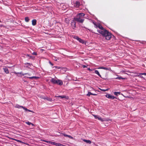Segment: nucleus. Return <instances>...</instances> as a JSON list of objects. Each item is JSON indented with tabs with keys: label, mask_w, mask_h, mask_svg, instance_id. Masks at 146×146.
Wrapping results in <instances>:
<instances>
[{
	"label": "nucleus",
	"mask_w": 146,
	"mask_h": 146,
	"mask_svg": "<svg viewBox=\"0 0 146 146\" xmlns=\"http://www.w3.org/2000/svg\"><path fill=\"white\" fill-rule=\"evenodd\" d=\"M97 31L99 33L102 35V36L105 37L106 39L108 40H110L111 37L112 35L107 30H104L103 31H100L98 30Z\"/></svg>",
	"instance_id": "nucleus-1"
},
{
	"label": "nucleus",
	"mask_w": 146,
	"mask_h": 146,
	"mask_svg": "<svg viewBox=\"0 0 146 146\" xmlns=\"http://www.w3.org/2000/svg\"><path fill=\"white\" fill-rule=\"evenodd\" d=\"M85 14L83 13H79L77 14V17L74 18V19L79 23H82L83 22L84 19L82 18L84 16Z\"/></svg>",
	"instance_id": "nucleus-2"
},
{
	"label": "nucleus",
	"mask_w": 146,
	"mask_h": 146,
	"mask_svg": "<svg viewBox=\"0 0 146 146\" xmlns=\"http://www.w3.org/2000/svg\"><path fill=\"white\" fill-rule=\"evenodd\" d=\"M74 38H75L78 40L82 44H86L85 41H84L82 39L78 37L77 36H75Z\"/></svg>",
	"instance_id": "nucleus-3"
},
{
	"label": "nucleus",
	"mask_w": 146,
	"mask_h": 146,
	"mask_svg": "<svg viewBox=\"0 0 146 146\" xmlns=\"http://www.w3.org/2000/svg\"><path fill=\"white\" fill-rule=\"evenodd\" d=\"M106 96L107 98H108L111 99H113L114 98L116 99V98L115 97H114L113 96L109 94H107L106 95Z\"/></svg>",
	"instance_id": "nucleus-4"
},
{
	"label": "nucleus",
	"mask_w": 146,
	"mask_h": 146,
	"mask_svg": "<svg viewBox=\"0 0 146 146\" xmlns=\"http://www.w3.org/2000/svg\"><path fill=\"white\" fill-rule=\"evenodd\" d=\"M93 115L94 116L95 119H98L99 120L102 121H104L103 119H102L101 117H100L99 116L97 115Z\"/></svg>",
	"instance_id": "nucleus-5"
},
{
	"label": "nucleus",
	"mask_w": 146,
	"mask_h": 146,
	"mask_svg": "<svg viewBox=\"0 0 146 146\" xmlns=\"http://www.w3.org/2000/svg\"><path fill=\"white\" fill-rule=\"evenodd\" d=\"M94 25H95L96 27V28L98 27L100 29L102 30V31H103L104 30V29L102 27V26L100 24H97L96 25L94 24ZM100 30L101 31V30Z\"/></svg>",
	"instance_id": "nucleus-6"
},
{
	"label": "nucleus",
	"mask_w": 146,
	"mask_h": 146,
	"mask_svg": "<svg viewBox=\"0 0 146 146\" xmlns=\"http://www.w3.org/2000/svg\"><path fill=\"white\" fill-rule=\"evenodd\" d=\"M55 84H57L60 85H62L63 84V82L61 80H56Z\"/></svg>",
	"instance_id": "nucleus-7"
},
{
	"label": "nucleus",
	"mask_w": 146,
	"mask_h": 146,
	"mask_svg": "<svg viewBox=\"0 0 146 146\" xmlns=\"http://www.w3.org/2000/svg\"><path fill=\"white\" fill-rule=\"evenodd\" d=\"M55 97H60L61 98H65L66 99H68V97L67 96H55Z\"/></svg>",
	"instance_id": "nucleus-8"
},
{
	"label": "nucleus",
	"mask_w": 146,
	"mask_h": 146,
	"mask_svg": "<svg viewBox=\"0 0 146 146\" xmlns=\"http://www.w3.org/2000/svg\"><path fill=\"white\" fill-rule=\"evenodd\" d=\"M42 141L46 142L48 143H50L52 145H55V143L54 142H52L49 141H47L45 140H43Z\"/></svg>",
	"instance_id": "nucleus-9"
},
{
	"label": "nucleus",
	"mask_w": 146,
	"mask_h": 146,
	"mask_svg": "<svg viewBox=\"0 0 146 146\" xmlns=\"http://www.w3.org/2000/svg\"><path fill=\"white\" fill-rule=\"evenodd\" d=\"M98 68L99 69H103L104 70H111V69L110 68H106V67H100Z\"/></svg>",
	"instance_id": "nucleus-10"
},
{
	"label": "nucleus",
	"mask_w": 146,
	"mask_h": 146,
	"mask_svg": "<svg viewBox=\"0 0 146 146\" xmlns=\"http://www.w3.org/2000/svg\"><path fill=\"white\" fill-rule=\"evenodd\" d=\"M41 98L44 99L45 100H47L51 102V101H52V99L51 98H44V97H41Z\"/></svg>",
	"instance_id": "nucleus-11"
},
{
	"label": "nucleus",
	"mask_w": 146,
	"mask_h": 146,
	"mask_svg": "<svg viewBox=\"0 0 146 146\" xmlns=\"http://www.w3.org/2000/svg\"><path fill=\"white\" fill-rule=\"evenodd\" d=\"M32 24L33 25H35L36 24V19H33L32 20Z\"/></svg>",
	"instance_id": "nucleus-12"
},
{
	"label": "nucleus",
	"mask_w": 146,
	"mask_h": 146,
	"mask_svg": "<svg viewBox=\"0 0 146 146\" xmlns=\"http://www.w3.org/2000/svg\"><path fill=\"white\" fill-rule=\"evenodd\" d=\"M62 134H63V135L65 137H68L69 138H70L72 139H73V137H72V136H71L70 135H66V134H64V133Z\"/></svg>",
	"instance_id": "nucleus-13"
},
{
	"label": "nucleus",
	"mask_w": 146,
	"mask_h": 146,
	"mask_svg": "<svg viewBox=\"0 0 146 146\" xmlns=\"http://www.w3.org/2000/svg\"><path fill=\"white\" fill-rule=\"evenodd\" d=\"M74 19L72 21V25L73 27H75L76 25V23Z\"/></svg>",
	"instance_id": "nucleus-14"
},
{
	"label": "nucleus",
	"mask_w": 146,
	"mask_h": 146,
	"mask_svg": "<svg viewBox=\"0 0 146 146\" xmlns=\"http://www.w3.org/2000/svg\"><path fill=\"white\" fill-rule=\"evenodd\" d=\"M3 69L5 73H6V74L9 73V71L7 68H3Z\"/></svg>",
	"instance_id": "nucleus-15"
},
{
	"label": "nucleus",
	"mask_w": 146,
	"mask_h": 146,
	"mask_svg": "<svg viewBox=\"0 0 146 146\" xmlns=\"http://www.w3.org/2000/svg\"><path fill=\"white\" fill-rule=\"evenodd\" d=\"M115 79H119L120 80L121 79L125 80V79L126 78H123L122 77H121V76H119L116 78Z\"/></svg>",
	"instance_id": "nucleus-16"
},
{
	"label": "nucleus",
	"mask_w": 146,
	"mask_h": 146,
	"mask_svg": "<svg viewBox=\"0 0 146 146\" xmlns=\"http://www.w3.org/2000/svg\"><path fill=\"white\" fill-rule=\"evenodd\" d=\"M83 141L87 143H88L89 144H91V141L89 140H86V139H84Z\"/></svg>",
	"instance_id": "nucleus-17"
},
{
	"label": "nucleus",
	"mask_w": 146,
	"mask_h": 146,
	"mask_svg": "<svg viewBox=\"0 0 146 146\" xmlns=\"http://www.w3.org/2000/svg\"><path fill=\"white\" fill-rule=\"evenodd\" d=\"M54 145H55L57 146H65L64 145H63L62 144H61L60 143H55Z\"/></svg>",
	"instance_id": "nucleus-18"
},
{
	"label": "nucleus",
	"mask_w": 146,
	"mask_h": 146,
	"mask_svg": "<svg viewBox=\"0 0 146 146\" xmlns=\"http://www.w3.org/2000/svg\"><path fill=\"white\" fill-rule=\"evenodd\" d=\"M56 80L54 78H52L51 80V82L53 84H55Z\"/></svg>",
	"instance_id": "nucleus-19"
},
{
	"label": "nucleus",
	"mask_w": 146,
	"mask_h": 146,
	"mask_svg": "<svg viewBox=\"0 0 146 146\" xmlns=\"http://www.w3.org/2000/svg\"><path fill=\"white\" fill-rule=\"evenodd\" d=\"M94 72L95 74H97L99 76L101 77V76L100 75V74L99 72L97 70H95V72Z\"/></svg>",
	"instance_id": "nucleus-20"
},
{
	"label": "nucleus",
	"mask_w": 146,
	"mask_h": 146,
	"mask_svg": "<svg viewBox=\"0 0 146 146\" xmlns=\"http://www.w3.org/2000/svg\"><path fill=\"white\" fill-rule=\"evenodd\" d=\"M114 94L116 96H117L118 95L120 94V92H114Z\"/></svg>",
	"instance_id": "nucleus-21"
},
{
	"label": "nucleus",
	"mask_w": 146,
	"mask_h": 146,
	"mask_svg": "<svg viewBox=\"0 0 146 146\" xmlns=\"http://www.w3.org/2000/svg\"><path fill=\"white\" fill-rule=\"evenodd\" d=\"M29 20V19L28 17H26L25 18V21L26 22H28Z\"/></svg>",
	"instance_id": "nucleus-22"
},
{
	"label": "nucleus",
	"mask_w": 146,
	"mask_h": 146,
	"mask_svg": "<svg viewBox=\"0 0 146 146\" xmlns=\"http://www.w3.org/2000/svg\"><path fill=\"white\" fill-rule=\"evenodd\" d=\"M25 123L28 125H31L32 126L34 125L33 123L29 121H26L25 122Z\"/></svg>",
	"instance_id": "nucleus-23"
},
{
	"label": "nucleus",
	"mask_w": 146,
	"mask_h": 146,
	"mask_svg": "<svg viewBox=\"0 0 146 146\" xmlns=\"http://www.w3.org/2000/svg\"><path fill=\"white\" fill-rule=\"evenodd\" d=\"M92 93L90 92H88V94H87V96H90V95H92Z\"/></svg>",
	"instance_id": "nucleus-24"
},
{
	"label": "nucleus",
	"mask_w": 146,
	"mask_h": 146,
	"mask_svg": "<svg viewBox=\"0 0 146 146\" xmlns=\"http://www.w3.org/2000/svg\"><path fill=\"white\" fill-rule=\"evenodd\" d=\"M22 106H20L18 104H17L15 106V107L18 108H20Z\"/></svg>",
	"instance_id": "nucleus-25"
},
{
	"label": "nucleus",
	"mask_w": 146,
	"mask_h": 146,
	"mask_svg": "<svg viewBox=\"0 0 146 146\" xmlns=\"http://www.w3.org/2000/svg\"><path fill=\"white\" fill-rule=\"evenodd\" d=\"M15 140L17 141L18 142H19L20 143H23V142L20 140H17L16 139H15Z\"/></svg>",
	"instance_id": "nucleus-26"
},
{
	"label": "nucleus",
	"mask_w": 146,
	"mask_h": 146,
	"mask_svg": "<svg viewBox=\"0 0 146 146\" xmlns=\"http://www.w3.org/2000/svg\"><path fill=\"white\" fill-rule=\"evenodd\" d=\"M27 64L28 65L27 67L28 68H30L31 66V65L30 64H29V63H27Z\"/></svg>",
	"instance_id": "nucleus-27"
},
{
	"label": "nucleus",
	"mask_w": 146,
	"mask_h": 146,
	"mask_svg": "<svg viewBox=\"0 0 146 146\" xmlns=\"http://www.w3.org/2000/svg\"><path fill=\"white\" fill-rule=\"evenodd\" d=\"M76 6H78L80 5V3L79 2H76Z\"/></svg>",
	"instance_id": "nucleus-28"
},
{
	"label": "nucleus",
	"mask_w": 146,
	"mask_h": 146,
	"mask_svg": "<svg viewBox=\"0 0 146 146\" xmlns=\"http://www.w3.org/2000/svg\"><path fill=\"white\" fill-rule=\"evenodd\" d=\"M100 90L103 91H104V92H105V91H107L108 90V89H106V90H104V89H100Z\"/></svg>",
	"instance_id": "nucleus-29"
},
{
	"label": "nucleus",
	"mask_w": 146,
	"mask_h": 146,
	"mask_svg": "<svg viewBox=\"0 0 146 146\" xmlns=\"http://www.w3.org/2000/svg\"><path fill=\"white\" fill-rule=\"evenodd\" d=\"M53 68H55L56 69H59L60 68L59 67H58V66H54L53 67Z\"/></svg>",
	"instance_id": "nucleus-30"
},
{
	"label": "nucleus",
	"mask_w": 146,
	"mask_h": 146,
	"mask_svg": "<svg viewBox=\"0 0 146 146\" xmlns=\"http://www.w3.org/2000/svg\"><path fill=\"white\" fill-rule=\"evenodd\" d=\"M65 21L67 23H68L69 22V20L68 19H66L65 20Z\"/></svg>",
	"instance_id": "nucleus-31"
},
{
	"label": "nucleus",
	"mask_w": 146,
	"mask_h": 146,
	"mask_svg": "<svg viewBox=\"0 0 146 146\" xmlns=\"http://www.w3.org/2000/svg\"><path fill=\"white\" fill-rule=\"evenodd\" d=\"M21 108H23L25 110H26V111H27L28 110V109H27V108H25L24 107H23V106H22L21 107Z\"/></svg>",
	"instance_id": "nucleus-32"
},
{
	"label": "nucleus",
	"mask_w": 146,
	"mask_h": 146,
	"mask_svg": "<svg viewBox=\"0 0 146 146\" xmlns=\"http://www.w3.org/2000/svg\"><path fill=\"white\" fill-rule=\"evenodd\" d=\"M33 78H34L35 79H37L38 78V77H36V76H33Z\"/></svg>",
	"instance_id": "nucleus-33"
},
{
	"label": "nucleus",
	"mask_w": 146,
	"mask_h": 146,
	"mask_svg": "<svg viewBox=\"0 0 146 146\" xmlns=\"http://www.w3.org/2000/svg\"><path fill=\"white\" fill-rule=\"evenodd\" d=\"M140 75H146V73H140L139 74Z\"/></svg>",
	"instance_id": "nucleus-34"
},
{
	"label": "nucleus",
	"mask_w": 146,
	"mask_h": 146,
	"mask_svg": "<svg viewBox=\"0 0 146 146\" xmlns=\"http://www.w3.org/2000/svg\"><path fill=\"white\" fill-rule=\"evenodd\" d=\"M32 54H33V55H37V53L36 52H33V53H32Z\"/></svg>",
	"instance_id": "nucleus-35"
},
{
	"label": "nucleus",
	"mask_w": 146,
	"mask_h": 146,
	"mask_svg": "<svg viewBox=\"0 0 146 146\" xmlns=\"http://www.w3.org/2000/svg\"><path fill=\"white\" fill-rule=\"evenodd\" d=\"M27 111H30V112H32L33 113H34V112L33 111H32L31 110H28Z\"/></svg>",
	"instance_id": "nucleus-36"
},
{
	"label": "nucleus",
	"mask_w": 146,
	"mask_h": 146,
	"mask_svg": "<svg viewBox=\"0 0 146 146\" xmlns=\"http://www.w3.org/2000/svg\"><path fill=\"white\" fill-rule=\"evenodd\" d=\"M49 63L52 66L53 65V64L50 62H49Z\"/></svg>",
	"instance_id": "nucleus-37"
},
{
	"label": "nucleus",
	"mask_w": 146,
	"mask_h": 146,
	"mask_svg": "<svg viewBox=\"0 0 146 146\" xmlns=\"http://www.w3.org/2000/svg\"><path fill=\"white\" fill-rule=\"evenodd\" d=\"M82 67L83 68H85L87 67L85 65H83Z\"/></svg>",
	"instance_id": "nucleus-38"
},
{
	"label": "nucleus",
	"mask_w": 146,
	"mask_h": 146,
	"mask_svg": "<svg viewBox=\"0 0 146 146\" xmlns=\"http://www.w3.org/2000/svg\"><path fill=\"white\" fill-rule=\"evenodd\" d=\"M92 95H93L94 96H96L97 95V94H94L92 93Z\"/></svg>",
	"instance_id": "nucleus-39"
},
{
	"label": "nucleus",
	"mask_w": 146,
	"mask_h": 146,
	"mask_svg": "<svg viewBox=\"0 0 146 146\" xmlns=\"http://www.w3.org/2000/svg\"><path fill=\"white\" fill-rule=\"evenodd\" d=\"M33 77H28V78H30V79H33Z\"/></svg>",
	"instance_id": "nucleus-40"
},
{
	"label": "nucleus",
	"mask_w": 146,
	"mask_h": 146,
	"mask_svg": "<svg viewBox=\"0 0 146 146\" xmlns=\"http://www.w3.org/2000/svg\"><path fill=\"white\" fill-rule=\"evenodd\" d=\"M10 139H12V140H15V139H13V138H10Z\"/></svg>",
	"instance_id": "nucleus-41"
},
{
	"label": "nucleus",
	"mask_w": 146,
	"mask_h": 146,
	"mask_svg": "<svg viewBox=\"0 0 146 146\" xmlns=\"http://www.w3.org/2000/svg\"><path fill=\"white\" fill-rule=\"evenodd\" d=\"M88 70H91L90 69V68H88Z\"/></svg>",
	"instance_id": "nucleus-42"
},
{
	"label": "nucleus",
	"mask_w": 146,
	"mask_h": 146,
	"mask_svg": "<svg viewBox=\"0 0 146 146\" xmlns=\"http://www.w3.org/2000/svg\"><path fill=\"white\" fill-rule=\"evenodd\" d=\"M140 77L141 78H143V77L142 76H140Z\"/></svg>",
	"instance_id": "nucleus-43"
},
{
	"label": "nucleus",
	"mask_w": 146,
	"mask_h": 146,
	"mask_svg": "<svg viewBox=\"0 0 146 146\" xmlns=\"http://www.w3.org/2000/svg\"><path fill=\"white\" fill-rule=\"evenodd\" d=\"M15 74H17V73H16V72H15Z\"/></svg>",
	"instance_id": "nucleus-44"
},
{
	"label": "nucleus",
	"mask_w": 146,
	"mask_h": 146,
	"mask_svg": "<svg viewBox=\"0 0 146 146\" xmlns=\"http://www.w3.org/2000/svg\"><path fill=\"white\" fill-rule=\"evenodd\" d=\"M28 56H29V55H27Z\"/></svg>",
	"instance_id": "nucleus-45"
}]
</instances>
